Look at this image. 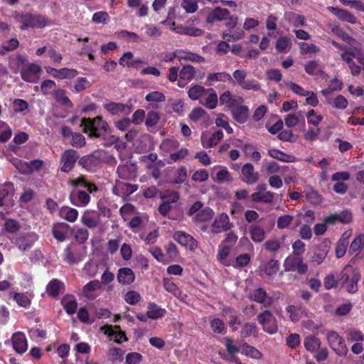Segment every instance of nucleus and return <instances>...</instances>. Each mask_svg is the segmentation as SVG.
I'll list each match as a JSON object with an SVG mask.
<instances>
[{"label":"nucleus","mask_w":364,"mask_h":364,"mask_svg":"<svg viewBox=\"0 0 364 364\" xmlns=\"http://www.w3.org/2000/svg\"><path fill=\"white\" fill-rule=\"evenodd\" d=\"M232 228V224L230 222L229 216L228 214L223 213L215 218L210 227L203 226L201 228L208 234L213 235L230 230Z\"/></svg>","instance_id":"4"},{"label":"nucleus","mask_w":364,"mask_h":364,"mask_svg":"<svg viewBox=\"0 0 364 364\" xmlns=\"http://www.w3.org/2000/svg\"><path fill=\"white\" fill-rule=\"evenodd\" d=\"M14 195V187L10 183H5L0 188V207L4 205V200H11Z\"/></svg>","instance_id":"43"},{"label":"nucleus","mask_w":364,"mask_h":364,"mask_svg":"<svg viewBox=\"0 0 364 364\" xmlns=\"http://www.w3.org/2000/svg\"><path fill=\"white\" fill-rule=\"evenodd\" d=\"M305 71L311 75H316L321 73V66L316 61H309L305 65Z\"/></svg>","instance_id":"62"},{"label":"nucleus","mask_w":364,"mask_h":364,"mask_svg":"<svg viewBox=\"0 0 364 364\" xmlns=\"http://www.w3.org/2000/svg\"><path fill=\"white\" fill-rule=\"evenodd\" d=\"M105 107L112 115H127L130 112L129 107L121 103H108L105 105Z\"/></svg>","instance_id":"27"},{"label":"nucleus","mask_w":364,"mask_h":364,"mask_svg":"<svg viewBox=\"0 0 364 364\" xmlns=\"http://www.w3.org/2000/svg\"><path fill=\"white\" fill-rule=\"evenodd\" d=\"M101 289L100 282L95 280L87 284L82 289V294L88 299H94L97 295V291Z\"/></svg>","instance_id":"29"},{"label":"nucleus","mask_w":364,"mask_h":364,"mask_svg":"<svg viewBox=\"0 0 364 364\" xmlns=\"http://www.w3.org/2000/svg\"><path fill=\"white\" fill-rule=\"evenodd\" d=\"M46 71L53 77L60 80L73 78L77 75L76 70L67 68L55 69L51 67H46Z\"/></svg>","instance_id":"11"},{"label":"nucleus","mask_w":364,"mask_h":364,"mask_svg":"<svg viewBox=\"0 0 364 364\" xmlns=\"http://www.w3.org/2000/svg\"><path fill=\"white\" fill-rule=\"evenodd\" d=\"M69 230V225L65 223H58L54 224L53 227V234L54 237L58 241H64L65 235Z\"/></svg>","instance_id":"32"},{"label":"nucleus","mask_w":364,"mask_h":364,"mask_svg":"<svg viewBox=\"0 0 364 364\" xmlns=\"http://www.w3.org/2000/svg\"><path fill=\"white\" fill-rule=\"evenodd\" d=\"M10 296L21 307L28 308L31 305V298L28 294L11 292Z\"/></svg>","instance_id":"41"},{"label":"nucleus","mask_w":364,"mask_h":364,"mask_svg":"<svg viewBox=\"0 0 364 364\" xmlns=\"http://www.w3.org/2000/svg\"><path fill=\"white\" fill-rule=\"evenodd\" d=\"M211 171L215 172V175L212 173V178L216 183H231L233 181L232 174L225 166H215L211 168Z\"/></svg>","instance_id":"9"},{"label":"nucleus","mask_w":364,"mask_h":364,"mask_svg":"<svg viewBox=\"0 0 364 364\" xmlns=\"http://www.w3.org/2000/svg\"><path fill=\"white\" fill-rule=\"evenodd\" d=\"M299 47L301 54L316 53L320 50L317 46L306 42L299 43Z\"/></svg>","instance_id":"59"},{"label":"nucleus","mask_w":364,"mask_h":364,"mask_svg":"<svg viewBox=\"0 0 364 364\" xmlns=\"http://www.w3.org/2000/svg\"><path fill=\"white\" fill-rule=\"evenodd\" d=\"M304 346L306 350L316 353L321 347V341L314 336H309L304 338Z\"/></svg>","instance_id":"36"},{"label":"nucleus","mask_w":364,"mask_h":364,"mask_svg":"<svg viewBox=\"0 0 364 364\" xmlns=\"http://www.w3.org/2000/svg\"><path fill=\"white\" fill-rule=\"evenodd\" d=\"M62 304L68 314H73L77 307L76 300L71 296H64L62 299Z\"/></svg>","instance_id":"50"},{"label":"nucleus","mask_w":364,"mask_h":364,"mask_svg":"<svg viewBox=\"0 0 364 364\" xmlns=\"http://www.w3.org/2000/svg\"><path fill=\"white\" fill-rule=\"evenodd\" d=\"M178 198V193L175 192H172L169 195L163 197V202L159 208V212L162 215H166L176 205Z\"/></svg>","instance_id":"15"},{"label":"nucleus","mask_w":364,"mask_h":364,"mask_svg":"<svg viewBox=\"0 0 364 364\" xmlns=\"http://www.w3.org/2000/svg\"><path fill=\"white\" fill-rule=\"evenodd\" d=\"M80 126L83 128V131L91 136H102L109 132L107 123L101 117H97L92 119L84 118L81 121Z\"/></svg>","instance_id":"1"},{"label":"nucleus","mask_w":364,"mask_h":364,"mask_svg":"<svg viewBox=\"0 0 364 364\" xmlns=\"http://www.w3.org/2000/svg\"><path fill=\"white\" fill-rule=\"evenodd\" d=\"M223 133L221 131H217L211 136L205 133L201 134V143L204 148H210L217 145L223 139Z\"/></svg>","instance_id":"21"},{"label":"nucleus","mask_w":364,"mask_h":364,"mask_svg":"<svg viewBox=\"0 0 364 364\" xmlns=\"http://www.w3.org/2000/svg\"><path fill=\"white\" fill-rule=\"evenodd\" d=\"M213 215V210L210 208H205L197 213L195 216L193 217V220L197 223H204L211 220Z\"/></svg>","instance_id":"42"},{"label":"nucleus","mask_w":364,"mask_h":364,"mask_svg":"<svg viewBox=\"0 0 364 364\" xmlns=\"http://www.w3.org/2000/svg\"><path fill=\"white\" fill-rule=\"evenodd\" d=\"M291 47V41L286 36L279 38L275 44V48L279 53H287Z\"/></svg>","instance_id":"53"},{"label":"nucleus","mask_w":364,"mask_h":364,"mask_svg":"<svg viewBox=\"0 0 364 364\" xmlns=\"http://www.w3.org/2000/svg\"><path fill=\"white\" fill-rule=\"evenodd\" d=\"M231 247L224 244L218 246L217 259L224 266L230 267L232 259L230 257Z\"/></svg>","instance_id":"18"},{"label":"nucleus","mask_w":364,"mask_h":364,"mask_svg":"<svg viewBox=\"0 0 364 364\" xmlns=\"http://www.w3.org/2000/svg\"><path fill=\"white\" fill-rule=\"evenodd\" d=\"M70 199L73 205L79 207H84L89 203L90 196L85 191H79L77 193V200H75L74 193L71 194Z\"/></svg>","instance_id":"34"},{"label":"nucleus","mask_w":364,"mask_h":364,"mask_svg":"<svg viewBox=\"0 0 364 364\" xmlns=\"http://www.w3.org/2000/svg\"><path fill=\"white\" fill-rule=\"evenodd\" d=\"M330 250L329 242L328 241H325L322 242L314 251L313 255L311 256L310 261L311 262L315 264H321L326 257L327 256Z\"/></svg>","instance_id":"14"},{"label":"nucleus","mask_w":364,"mask_h":364,"mask_svg":"<svg viewBox=\"0 0 364 364\" xmlns=\"http://www.w3.org/2000/svg\"><path fill=\"white\" fill-rule=\"evenodd\" d=\"M135 279L134 272L127 267L120 268L118 270L117 281L123 285L132 284Z\"/></svg>","instance_id":"26"},{"label":"nucleus","mask_w":364,"mask_h":364,"mask_svg":"<svg viewBox=\"0 0 364 364\" xmlns=\"http://www.w3.org/2000/svg\"><path fill=\"white\" fill-rule=\"evenodd\" d=\"M206 90H207L201 85H192L188 90V95L192 100H198L206 93Z\"/></svg>","instance_id":"49"},{"label":"nucleus","mask_w":364,"mask_h":364,"mask_svg":"<svg viewBox=\"0 0 364 364\" xmlns=\"http://www.w3.org/2000/svg\"><path fill=\"white\" fill-rule=\"evenodd\" d=\"M166 311L154 303H149L147 306V316L151 319H158L163 317Z\"/></svg>","instance_id":"35"},{"label":"nucleus","mask_w":364,"mask_h":364,"mask_svg":"<svg viewBox=\"0 0 364 364\" xmlns=\"http://www.w3.org/2000/svg\"><path fill=\"white\" fill-rule=\"evenodd\" d=\"M141 63L139 60H134V55L132 53H125L119 59V65L123 67H135L138 66V64Z\"/></svg>","instance_id":"45"},{"label":"nucleus","mask_w":364,"mask_h":364,"mask_svg":"<svg viewBox=\"0 0 364 364\" xmlns=\"http://www.w3.org/2000/svg\"><path fill=\"white\" fill-rule=\"evenodd\" d=\"M224 344L226 347V349L228 352L231 355L232 357L234 355L238 352L240 353V343L239 345H237L235 343L234 341L228 337H226L224 338Z\"/></svg>","instance_id":"60"},{"label":"nucleus","mask_w":364,"mask_h":364,"mask_svg":"<svg viewBox=\"0 0 364 364\" xmlns=\"http://www.w3.org/2000/svg\"><path fill=\"white\" fill-rule=\"evenodd\" d=\"M327 340L332 349L339 355L347 353V348L343 338L336 331H329L327 333Z\"/></svg>","instance_id":"7"},{"label":"nucleus","mask_w":364,"mask_h":364,"mask_svg":"<svg viewBox=\"0 0 364 364\" xmlns=\"http://www.w3.org/2000/svg\"><path fill=\"white\" fill-rule=\"evenodd\" d=\"M125 301L129 305H135L141 299V295L136 291L131 290L127 291L124 296Z\"/></svg>","instance_id":"63"},{"label":"nucleus","mask_w":364,"mask_h":364,"mask_svg":"<svg viewBox=\"0 0 364 364\" xmlns=\"http://www.w3.org/2000/svg\"><path fill=\"white\" fill-rule=\"evenodd\" d=\"M250 298L258 303L264 304L265 306H269L271 304V301L267 297L266 291L261 288L255 290L254 293L250 295Z\"/></svg>","instance_id":"51"},{"label":"nucleus","mask_w":364,"mask_h":364,"mask_svg":"<svg viewBox=\"0 0 364 364\" xmlns=\"http://www.w3.org/2000/svg\"><path fill=\"white\" fill-rule=\"evenodd\" d=\"M63 287V284L58 279H53L48 284L46 287V292L48 295L55 297L60 294Z\"/></svg>","instance_id":"46"},{"label":"nucleus","mask_w":364,"mask_h":364,"mask_svg":"<svg viewBox=\"0 0 364 364\" xmlns=\"http://www.w3.org/2000/svg\"><path fill=\"white\" fill-rule=\"evenodd\" d=\"M12 346L14 350L18 353H23L28 349V343L24 333L16 332L11 337Z\"/></svg>","instance_id":"16"},{"label":"nucleus","mask_w":364,"mask_h":364,"mask_svg":"<svg viewBox=\"0 0 364 364\" xmlns=\"http://www.w3.org/2000/svg\"><path fill=\"white\" fill-rule=\"evenodd\" d=\"M250 233L252 240L255 242H261L265 237L264 230L258 225H253L250 227Z\"/></svg>","instance_id":"52"},{"label":"nucleus","mask_w":364,"mask_h":364,"mask_svg":"<svg viewBox=\"0 0 364 364\" xmlns=\"http://www.w3.org/2000/svg\"><path fill=\"white\" fill-rule=\"evenodd\" d=\"M59 215L67 221L74 223L78 217V211L75 208L64 206L60 208Z\"/></svg>","instance_id":"37"},{"label":"nucleus","mask_w":364,"mask_h":364,"mask_svg":"<svg viewBox=\"0 0 364 364\" xmlns=\"http://www.w3.org/2000/svg\"><path fill=\"white\" fill-rule=\"evenodd\" d=\"M285 271H297L299 274H305L307 272V265L304 264L299 257L289 256L284 260Z\"/></svg>","instance_id":"8"},{"label":"nucleus","mask_w":364,"mask_h":364,"mask_svg":"<svg viewBox=\"0 0 364 364\" xmlns=\"http://www.w3.org/2000/svg\"><path fill=\"white\" fill-rule=\"evenodd\" d=\"M195 75L196 70L192 65L183 66L179 73L178 85L181 87H184L188 82L193 79Z\"/></svg>","instance_id":"20"},{"label":"nucleus","mask_w":364,"mask_h":364,"mask_svg":"<svg viewBox=\"0 0 364 364\" xmlns=\"http://www.w3.org/2000/svg\"><path fill=\"white\" fill-rule=\"evenodd\" d=\"M279 268V263L277 260L271 259L266 263L262 264L259 267L261 274H264L267 276L275 274Z\"/></svg>","instance_id":"33"},{"label":"nucleus","mask_w":364,"mask_h":364,"mask_svg":"<svg viewBox=\"0 0 364 364\" xmlns=\"http://www.w3.org/2000/svg\"><path fill=\"white\" fill-rule=\"evenodd\" d=\"M349 266H346L341 272V279L345 289L350 294H354L358 291V283L360 279V274L358 269H354L351 277L345 272Z\"/></svg>","instance_id":"5"},{"label":"nucleus","mask_w":364,"mask_h":364,"mask_svg":"<svg viewBox=\"0 0 364 364\" xmlns=\"http://www.w3.org/2000/svg\"><path fill=\"white\" fill-rule=\"evenodd\" d=\"M173 238L180 245L191 250H195L197 247V242L194 238L191 235L185 232H176L173 235Z\"/></svg>","instance_id":"13"},{"label":"nucleus","mask_w":364,"mask_h":364,"mask_svg":"<svg viewBox=\"0 0 364 364\" xmlns=\"http://www.w3.org/2000/svg\"><path fill=\"white\" fill-rule=\"evenodd\" d=\"M179 146V143L177 140L167 139L162 141L160 145V149L164 154H168L173 150L176 149Z\"/></svg>","instance_id":"55"},{"label":"nucleus","mask_w":364,"mask_h":364,"mask_svg":"<svg viewBox=\"0 0 364 364\" xmlns=\"http://www.w3.org/2000/svg\"><path fill=\"white\" fill-rule=\"evenodd\" d=\"M78 159L77 152L72 149L65 151L61 157V163L63 166L61 170L63 172H69L73 167Z\"/></svg>","instance_id":"12"},{"label":"nucleus","mask_w":364,"mask_h":364,"mask_svg":"<svg viewBox=\"0 0 364 364\" xmlns=\"http://www.w3.org/2000/svg\"><path fill=\"white\" fill-rule=\"evenodd\" d=\"M206 93L208 95L205 98L204 102H202V104L205 107L210 109H213L217 107L218 103V95L213 89H208L206 90Z\"/></svg>","instance_id":"40"},{"label":"nucleus","mask_w":364,"mask_h":364,"mask_svg":"<svg viewBox=\"0 0 364 364\" xmlns=\"http://www.w3.org/2000/svg\"><path fill=\"white\" fill-rule=\"evenodd\" d=\"M41 66L37 63H28L21 70V78L26 82L36 83L40 79Z\"/></svg>","instance_id":"6"},{"label":"nucleus","mask_w":364,"mask_h":364,"mask_svg":"<svg viewBox=\"0 0 364 364\" xmlns=\"http://www.w3.org/2000/svg\"><path fill=\"white\" fill-rule=\"evenodd\" d=\"M250 262V256L248 254H242L238 255L235 259H232V267L234 268H241L247 266Z\"/></svg>","instance_id":"58"},{"label":"nucleus","mask_w":364,"mask_h":364,"mask_svg":"<svg viewBox=\"0 0 364 364\" xmlns=\"http://www.w3.org/2000/svg\"><path fill=\"white\" fill-rule=\"evenodd\" d=\"M231 110L233 118L237 122L242 124L246 122L249 115V109L247 107L243 105H236Z\"/></svg>","instance_id":"30"},{"label":"nucleus","mask_w":364,"mask_h":364,"mask_svg":"<svg viewBox=\"0 0 364 364\" xmlns=\"http://www.w3.org/2000/svg\"><path fill=\"white\" fill-rule=\"evenodd\" d=\"M251 198L254 202L269 203L273 200L274 193L271 191H257L251 195Z\"/></svg>","instance_id":"38"},{"label":"nucleus","mask_w":364,"mask_h":364,"mask_svg":"<svg viewBox=\"0 0 364 364\" xmlns=\"http://www.w3.org/2000/svg\"><path fill=\"white\" fill-rule=\"evenodd\" d=\"M219 100L221 105L230 109L243 102V99L241 97L233 96L230 91H225L221 94Z\"/></svg>","instance_id":"17"},{"label":"nucleus","mask_w":364,"mask_h":364,"mask_svg":"<svg viewBox=\"0 0 364 364\" xmlns=\"http://www.w3.org/2000/svg\"><path fill=\"white\" fill-rule=\"evenodd\" d=\"M117 173L120 178L126 180H131L136 176L135 167L130 164L119 166Z\"/></svg>","instance_id":"31"},{"label":"nucleus","mask_w":364,"mask_h":364,"mask_svg":"<svg viewBox=\"0 0 364 364\" xmlns=\"http://www.w3.org/2000/svg\"><path fill=\"white\" fill-rule=\"evenodd\" d=\"M269 154L274 159H277L283 162L291 163L296 161V157L292 155L287 154L277 149L269 150Z\"/></svg>","instance_id":"47"},{"label":"nucleus","mask_w":364,"mask_h":364,"mask_svg":"<svg viewBox=\"0 0 364 364\" xmlns=\"http://www.w3.org/2000/svg\"><path fill=\"white\" fill-rule=\"evenodd\" d=\"M230 80H232V77L225 72L213 73L207 76L206 84L211 86L215 82H225Z\"/></svg>","instance_id":"28"},{"label":"nucleus","mask_w":364,"mask_h":364,"mask_svg":"<svg viewBox=\"0 0 364 364\" xmlns=\"http://www.w3.org/2000/svg\"><path fill=\"white\" fill-rule=\"evenodd\" d=\"M285 18L296 28L306 26V18L299 14L287 13L285 14Z\"/></svg>","instance_id":"44"},{"label":"nucleus","mask_w":364,"mask_h":364,"mask_svg":"<svg viewBox=\"0 0 364 364\" xmlns=\"http://www.w3.org/2000/svg\"><path fill=\"white\" fill-rule=\"evenodd\" d=\"M363 248H364V235H359L351 242L349 252L352 254Z\"/></svg>","instance_id":"64"},{"label":"nucleus","mask_w":364,"mask_h":364,"mask_svg":"<svg viewBox=\"0 0 364 364\" xmlns=\"http://www.w3.org/2000/svg\"><path fill=\"white\" fill-rule=\"evenodd\" d=\"M327 10L341 21H346L352 24L356 23V18L346 10L333 6H328Z\"/></svg>","instance_id":"22"},{"label":"nucleus","mask_w":364,"mask_h":364,"mask_svg":"<svg viewBox=\"0 0 364 364\" xmlns=\"http://www.w3.org/2000/svg\"><path fill=\"white\" fill-rule=\"evenodd\" d=\"M100 331L118 343L127 341L125 333L121 331L119 326H115L113 327L109 325H106L102 326Z\"/></svg>","instance_id":"10"},{"label":"nucleus","mask_w":364,"mask_h":364,"mask_svg":"<svg viewBox=\"0 0 364 364\" xmlns=\"http://www.w3.org/2000/svg\"><path fill=\"white\" fill-rule=\"evenodd\" d=\"M15 18L21 24L20 28L21 30H26L29 28H41L49 24L48 19L45 16L40 15L22 14L16 15Z\"/></svg>","instance_id":"2"},{"label":"nucleus","mask_w":364,"mask_h":364,"mask_svg":"<svg viewBox=\"0 0 364 364\" xmlns=\"http://www.w3.org/2000/svg\"><path fill=\"white\" fill-rule=\"evenodd\" d=\"M38 235L34 232H29L25 236L17 239L16 243L19 250L26 251L31 248L34 242L37 240Z\"/></svg>","instance_id":"24"},{"label":"nucleus","mask_w":364,"mask_h":364,"mask_svg":"<svg viewBox=\"0 0 364 364\" xmlns=\"http://www.w3.org/2000/svg\"><path fill=\"white\" fill-rule=\"evenodd\" d=\"M346 339L348 342H363L364 333L357 328H349L346 332Z\"/></svg>","instance_id":"48"},{"label":"nucleus","mask_w":364,"mask_h":364,"mask_svg":"<svg viewBox=\"0 0 364 364\" xmlns=\"http://www.w3.org/2000/svg\"><path fill=\"white\" fill-rule=\"evenodd\" d=\"M242 181L248 185L253 184L258 181V173L255 171L251 164H245L242 168Z\"/></svg>","instance_id":"19"},{"label":"nucleus","mask_w":364,"mask_h":364,"mask_svg":"<svg viewBox=\"0 0 364 364\" xmlns=\"http://www.w3.org/2000/svg\"><path fill=\"white\" fill-rule=\"evenodd\" d=\"M257 333L258 329L255 323H247L242 327L240 336L242 338L257 336Z\"/></svg>","instance_id":"56"},{"label":"nucleus","mask_w":364,"mask_h":364,"mask_svg":"<svg viewBox=\"0 0 364 364\" xmlns=\"http://www.w3.org/2000/svg\"><path fill=\"white\" fill-rule=\"evenodd\" d=\"M230 12L226 9L217 7L212 10L207 16L208 23H214L218 21H223L228 18Z\"/></svg>","instance_id":"23"},{"label":"nucleus","mask_w":364,"mask_h":364,"mask_svg":"<svg viewBox=\"0 0 364 364\" xmlns=\"http://www.w3.org/2000/svg\"><path fill=\"white\" fill-rule=\"evenodd\" d=\"M257 319L265 333L274 335L278 331L277 319L271 311L266 310L261 312L257 315Z\"/></svg>","instance_id":"3"},{"label":"nucleus","mask_w":364,"mask_h":364,"mask_svg":"<svg viewBox=\"0 0 364 364\" xmlns=\"http://www.w3.org/2000/svg\"><path fill=\"white\" fill-rule=\"evenodd\" d=\"M287 311L289 314L290 320L296 323L301 318L304 310L301 306L290 305L287 307Z\"/></svg>","instance_id":"54"},{"label":"nucleus","mask_w":364,"mask_h":364,"mask_svg":"<svg viewBox=\"0 0 364 364\" xmlns=\"http://www.w3.org/2000/svg\"><path fill=\"white\" fill-rule=\"evenodd\" d=\"M181 6L187 14H193L198 9V1L183 0L181 4Z\"/></svg>","instance_id":"61"},{"label":"nucleus","mask_w":364,"mask_h":364,"mask_svg":"<svg viewBox=\"0 0 364 364\" xmlns=\"http://www.w3.org/2000/svg\"><path fill=\"white\" fill-rule=\"evenodd\" d=\"M70 184L75 187H83L89 191L90 193L96 190L94 185L87 182L83 177L71 180Z\"/></svg>","instance_id":"57"},{"label":"nucleus","mask_w":364,"mask_h":364,"mask_svg":"<svg viewBox=\"0 0 364 364\" xmlns=\"http://www.w3.org/2000/svg\"><path fill=\"white\" fill-rule=\"evenodd\" d=\"M178 59L179 60H185L199 63L205 61V58L203 56L189 51L178 50Z\"/></svg>","instance_id":"39"},{"label":"nucleus","mask_w":364,"mask_h":364,"mask_svg":"<svg viewBox=\"0 0 364 364\" xmlns=\"http://www.w3.org/2000/svg\"><path fill=\"white\" fill-rule=\"evenodd\" d=\"M240 353L255 360L262 358V353L258 349L245 342H240Z\"/></svg>","instance_id":"25"}]
</instances>
